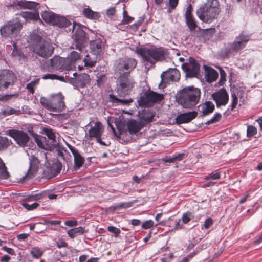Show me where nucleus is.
I'll return each instance as SVG.
<instances>
[{"instance_id":"obj_22","label":"nucleus","mask_w":262,"mask_h":262,"mask_svg":"<svg viewBox=\"0 0 262 262\" xmlns=\"http://www.w3.org/2000/svg\"><path fill=\"white\" fill-rule=\"evenodd\" d=\"M67 145L74 156V166L76 168H80L84 162V158L74 147L69 144H67Z\"/></svg>"},{"instance_id":"obj_51","label":"nucleus","mask_w":262,"mask_h":262,"mask_svg":"<svg viewBox=\"0 0 262 262\" xmlns=\"http://www.w3.org/2000/svg\"><path fill=\"white\" fill-rule=\"evenodd\" d=\"M154 224V223L152 220H147L142 223V228L145 229H147L152 227Z\"/></svg>"},{"instance_id":"obj_13","label":"nucleus","mask_w":262,"mask_h":262,"mask_svg":"<svg viewBox=\"0 0 262 262\" xmlns=\"http://www.w3.org/2000/svg\"><path fill=\"white\" fill-rule=\"evenodd\" d=\"M163 98L162 94H159L153 91H148L140 98V103L141 105L149 106L161 101Z\"/></svg>"},{"instance_id":"obj_32","label":"nucleus","mask_w":262,"mask_h":262,"mask_svg":"<svg viewBox=\"0 0 262 262\" xmlns=\"http://www.w3.org/2000/svg\"><path fill=\"white\" fill-rule=\"evenodd\" d=\"M83 62H84V67H93L97 62V57L92 58L89 55H86L83 59Z\"/></svg>"},{"instance_id":"obj_24","label":"nucleus","mask_w":262,"mask_h":262,"mask_svg":"<svg viewBox=\"0 0 262 262\" xmlns=\"http://www.w3.org/2000/svg\"><path fill=\"white\" fill-rule=\"evenodd\" d=\"M218 76L217 72L214 69L207 67L205 68V78L207 82L211 83L215 81Z\"/></svg>"},{"instance_id":"obj_50","label":"nucleus","mask_w":262,"mask_h":262,"mask_svg":"<svg viewBox=\"0 0 262 262\" xmlns=\"http://www.w3.org/2000/svg\"><path fill=\"white\" fill-rule=\"evenodd\" d=\"M220 73V84L222 85L226 81V74L221 68H219Z\"/></svg>"},{"instance_id":"obj_15","label":"nucleus","mask_w":262,"mask_h":262,"mask_svg":"<svg viewBox=\"0 0 262 262\" xmlns=\"http://www.w3.org/2000/svg\"><path fill=\"white\" fill-rule=\"evenodd\" d=\"M14 74L7 70L0 71V90L7 89L14 80Z\"/></svg>"},{"instance_id":"obj_17","label":"nucleus","mask_w":262,"mask_h":262,"mask_svg":"<svg viewBox=\"0 0 262 262\" xmlns=\"http://www.w3.org/2000/svg\"><path fill=\"white\" fill-rule=\"evenodd\" d=\"M29 168L27 173L23 177V181H25L27 179H31L35 175V173L38 170V166L39 164L43 161V160L38 159V155H31L29 158Z\"/></svg>"},{"instance_id":"obj_64","label":"nucleus","mask_w":262,"mask_h":262,"mask_svg":"<svg viewBox=\"0 0 262 262\" xmlns=\"http://www.w3.org/2000/svg\"><path fill=\"white\" fill-rule=\"evenodd\" d=\"M3 249L7 253L11 254V255H14L15 253L14 250L10 248H8L6 246H4L3 247Z\"/></svg>"},{"instance_id":"obj_29","label":"nucleus","mask_w":262,"mask_h":262,"mask_svg":"<svg viewBox=\"0 0 262 262\" xmlns=\"http://www.w3.org/2000/svg\"><path fill=\"white\" fill-rule=\"evenodd\" d=\"M85 232V230L82 227H78L69 230L67 234L71 238H73L77 236L83 234Z\"/></svg>"},{"instance_id":"obj_60","label":"nucleus","mask_w":262,"mask_h":262,"mask_svg":"<svg viewBox=\"0 0 262 262\" xmlns=\"http://www.w3.org/2000/svg\"><path fill=\"white\" fill-rule=\"evenodd\" d=\"M68 246V244L63 239H60L57 242V246L58 248L66 247Z\"/></svg>"},{"instance_id":"obj_49","label":"nucleus","mask_w":262,"mask_h":262,"mask_svg":"<svg viewBox=\"0 0 262 262\" xmlns=\"http://www.w3.org/2000/svg\"><path fill=\"white\" fill-rule=\"evenodd\" d=\"M22 206L28 210H32L36 208L39 206V204L37 203H34L30 205L26 203H23Z\"/></svg>"},{"instance_id":"obj_42","label":"nucleus","mask_w":262,"mask_h":262,"mask_svg":"<svg viewBox=\"0 0 262 262\" xmlns=\"http://www.w3.org/2000/svg\"><path fill=\"white\" fill-rule=\"evenodd\" d=\"M78 80L81 82V84L85 85L90 82V76L87 74H83L79 75L78 77Z\"/></svg>"},{"instance_id":"obj_12","label":"nucleus","mask_w":262,"mask_h":262,"mask_svg":"<svg viewBox=\"0 0 262 262\" xmlns=\"http://www.w3.org/2000/svg\"><path fill=\"white\" fill-rule=\"evenodd\" d=\"M182 68L188 77H196L199 74L200 65L195 59L191 57L188 62L182 65Z\"/></svg>"},{"instance_id":"obj_45","label":"nucleus","mask_w":262,"mask_h":262,"mask_svg":"<svg viewBox=\"0 0 262 262\" xmlns=\"http://www.w3.org/2000/svg\"><path fill=\"white\" fill-rule=\"evenodd\" d=\"M257 133V129L255 127L250 125L247 127V136L248 137H251L255 135Z\"/></svg>"},{"instance_id":"obj_63","label":"nucleus","mask_w":262,"mask_h":262,"mask_svg":"<svg viewBox=\"0 0 262 262\" xmlns=\"http://www.w3.org/2000/svg\"><path fill=\"white\" fill-rule=\"evenodd\" d=\"M61 223L60 220H47L46 221V223L51 225H59Z\"/></svg>"},{"instance_id":"obj_53","label":"nucleus","mask_w":262,"mask_h":262,"mask_svg":"<svg viewBox=\"0 0 262 262\" xmlns=\"http://www.w3.org/2000/svg\"><path fill=\"white\" fill-rule=\"evenodd\" d=\"M202 35L201 36V37L203 38H204L205 40L207 39H208V40L211 39V40L214 41V38L217 37V35H218V34H209V33H207V34H202Z\"/></svg>"},{"instance_id":"obj_30","label":"nucleus","mask_w":262,"mask_h":262,"mask_svg":"<svg viewBox=\"0 0 262 262\" xmlns=\"http://www.w3.org/2000/svg\"><path fill=\"white\" fill-rule=\"evenodd\" d=\"M64 61V58L55 56L50 60L52 68L55 69H61V63Z\"/></svg>"},{"instance_id":"obj_16","label":"nucleus","mask_w":262,"mask_h":262,"mask_svg":"<svg viewBox=\"0 0 262 262\" xmlns=\"http://www.w3.org/2000/svg\"><path fill=\"white\" fill-rule=\"evenodd\" d=\"M213 100L215 102L217 107L225 106L229 101V95L224 88H222L212 95Z\"/></svg>"},{"instance_id":"obj_52","label":"nucleus","mask_w":262,"mask_h":262,"mask_svg":"<svg viewBox=\"0 0 262 262\" xmlns=\"http://www.w3.org/2000/svg\"><path fill=\"white\" fill-rule=\"evenodd\" d=\"M221 177V174L220 172H216L215 173H210L205 178V179L206 180L209 179L213 180H217L219 179Z\"/></svg>"},{"instance_id":"obj_44","label":"nucleus","mask_w":262,"mask_h":262,"mask_svg":"<svg viewBox=\"0 0 262 262\" xmlns=\"http://www.w3.org/2000/svg\"><path fill=\"white\" fill-rule=\"evenodd\" d=\"M107 229L109 232L114 234V235L115 237H118L121 232L120 229L113 226H109L107 227Z\"/></svg>"},{"instance_id":"obj_48","label":"nucleus","mask_w":262,"mask_h":262,"mask_svg":"<svg viewBox=\"0 0 262 262\" xmlns=\"http://www.w3.org/2000/svg\"><path fill=\"white\" fill-rule=\"evenodd\" d=\"M191 213L190 212L184 213L182 217L181 221L183 225L188 223L191 220Z\"/></svg>"},{"instance_id":"obj_2","label":"nucleus","mask_w":262,"mask_h":262,"mask_svg":"<svg viewBox=\"0 0 262 262\" xmlns=\"http://www.w3.org/2000/svg\"><path fill=\"white\" fill-rule=\"evenodd\" d=\"M200 96L201 91L199 88L189 86L178 92L176 99L183 107L192 108L198 103Z\"/></svg>"},{"instance_id":"obj_19","label":"nucleus","mask_w":262,"mask_h":262,"mask_svg":"<svg viewBox=\"0 0 262 262\" xmlns=\"http://www.w3.org/2000/svg\"><path fill=\"white\" fill-rule=\"evenodd\" d=\"M87 34H74L72 36L73 42L72 48L82 51L83 48L85 47L88 41Z\"/></svg>"},{"instance_id":"obj_43","label":"nucleus","mask_w":262,"mask_h":262,"mask_svg":"<svg viewBox=\"0 0 262 262\" xmlns=\"http://www.w3.org/2000/svg\"><path fill=\"white\" fill-rule=\"evenodd\" d=\"M186 23L190 31H192L196 27V24L192 16L186 18Z\"/></svg>"},{"instance_id":"obj_37","label":"nucleus","mask_w":262,"mask_h":262,"mask_svg":"<svg viewBox=\"0 0 262 262\" xmlns=\"http://www.w3.org/2000/svg\"><path fill=\"white\" fill-rule=\"evenodd\" d=\"M238 103V98L235 93L231 95V103L229 105L228 111H232L236 108Z\"/></svg>"},{"instance_id":"obj_58","label":"nucleus","mask_w":262,"mask_h":262,"mask_svg":"<svg viewBox=\"0 0 262 262\" xmlns=\"http://www.w3.org/2000/svg\"><path fill=\"white\" fill-rule=\"evenodd\" d=\"M78 224L76 220H68L64 222V225L69 227L76 226Z\"/></svg>"},{"instance_id":"obj_36","label":"nucleus","mask_w":262,"mask_h":262,"mask_svg":"<svg viewBox=\"0 0 262 262\" xmlns=\"http://www.w3.org/2000/svg\"><path fill=\"white\" fill-rule=\"evenodd\" d=\"M74 64L78 60L80 59V54L76 51H72L67 57Z\"/></svg>"},{"instance_id":"obj_34","label":"nucleus","mask_w":262,"mask_h":262,"mask_svg":"<svg viewBox=\"0 0 262 262\" xmlns=\"http://www.w3.org/2000/svg\"><path fill=\"white\" fill-rule=\"evenodd\" d=\"M83 12L85 16L89 18L97 19L99 17L98 13L94 12L89 8L84 9Z\"/></svg>"},{"instance_id":"obj_61","label":"nucleus","mask_w":262,"mask_h":262,"mask_svg":"<svg viewBox=\"0 0 262 262\" xmlns=\"http://www.w3.org/2000/svg\"><path fill=\"white\" fill-rule=\"evenodd\" d=\"M192 6L189 5L186 8L185 12V17H188L192 16L191 15Z\"/></svg>"},{"instance_id":"obj_33","label":"nucleus","mask_w":262,"mask_h":262,"mask_svg":"<svg viewBox=\"0 0 262 262\" xmlns=\"http://www.w3.org/2000/svg\"><path fill=\"white\" fill-rule=\"evenodd\" d=\"M43 253V251L38 247H35L31 249L30 250V254L31 256L36 259H38L41 257Z\"/></svg>"},{"instance_id":"obj_47","label":"nucleus","mask_w":262,"mask_h":262,"mask_svg":"<svg viewBox=\"0 0 262 262\" xmlns=\"http://www.w3.org/2000/svg\"><path fill=\"white\" fill-rule=\"evenodd\" d=\"M183 224L181 219H176L174 220L173 230H178L183 228Z\"/></svg>"},{"instance_id":"obj_39","label":"nucleus","mask_w":262,"mask_h":262,"mask_svg":"<svg viewBox=\"0 0 262 262\" xmlns=\"http://www.w3.org/2000/svg\"><path fill=\"white\" fill-rule=\"evenodd\" d=\"M11 143L7 138L0 136V149L6 148Z\"/></svg>"},{"instance_id":"obj_56","label":"nucleus","mask_w":262,"mask_h":262,"mask_svg":"<svg viewBox=\"0 0 262 262\" xmlns=\"http://www.w3.org/2000/svg\"><path fill=\"white\" fill-rule=\"evenodd\" d=\"M213 224V221L211 218H208L207 219L203 224V226L202 227V229L204 228L205 229H208Z\"/></svg>"},{"instance_id":"obj_31","label":"nucleus","mask_w":262,"mask_h":262,"mask_svg":"<svg viewBox=\"0 0 262 262\" xmlns=\"http://www.w3.org/2000/svg\"><path fill=\"white\" fill-rule=\"evenodd\" d=\"M110 101L115 104H128L133 101L132 99H118L116 96L113 95H110L109 96Z\"/></svg>"},{"instance_id":"obj_46","label":"nucleus","mask_w":262,"mask_h":262,"mask_svg":"<svg viewBox=\"0 0 262 262\" xmlns=\"http://www.w3.org/2000/svg\"><path fill=\"white\" fill-rule=\"evenodd\" d=\"M42 78L44 79H58L60 81H62L63 80L64 78L62 76H58L55 74H48L43 75Z\"/></svg>"},{"instance_id":"obj_25","label":"nucleus","mask_w":262,"mask_h":262,"mask_svg":"<svg viewBox=\"0 0 262 262\" xmlns=\"http://www.w3.org/2000/svg\"><path fill=\"white\" fill-rule=\"evenodd\" d=\"M127 126L130 134H136L143 127L139 121H137L133 119L127 121Z\"/></svg>"},{"instance_id":"obj_4","label":"nucleus","mask_w":262,"mask_h":262,"mask_svg":"<svg viewBox=\"0 0 262 262\" xmlns=\"http://www.w3.org/2000/svg\"><path fill=\"white\" fill-rule=\"evenodd\" d=\"M28 42L30 48L41 57H48L53 53L54 47L51 41L43 40L38 34H31Z\"/></svg>"},{"instance_id":"obj_62","label":"nucleus","mask_w":262,"mask_h":262,"mask_svg":"<svg viewBox=\"0 0 262 262\" xmlns=\"http://www.w3.org/2000/svg\"><path fill=\"white\" fill-rule=\"evenodd\" d=\"M143 19H141V20H140L138 23H136L135 24H134L133 25H132L131 27H130V28L132 29V31H139L138 29H137V28L142 23V22L143 21Z\"/></svg>"},{"instance_id":"obj_59","label":"nucleus","mask_w":262,"mask_h":262,"mask_svg":"<svg viewBox=\"0 0 262 262\" xmlns=\"http://www.w3.org/2000/svg\"><path fill=\"white\" fill-rule=\"evenodd\" d=\"M12 54L13 56H18L19 58V59L25 58L24 55L21 52H19L16 49L14 50L13 51Z\"/></svg>"},{"instance_id":"obj_40","label":"nucleus","mask_w":262,"mask_h":262,"mask_svg":"<svg viewBox=\"0 0 262 262\" xmlns=\"http://www.w3.org/2000/svg\"><path fill=\"white\" fill-rule=\"evenodd\" d=\"M38 81L39 79H36L27 84L26 87L30 93L33 94L34 93V89L38 84Z\"/></svg>"},{"instance_id":"obj_35","label":"nucleus","mask_w":262,"mask_h":262,"mask_svg":"<svg viewBox=\"0 0 262 262\" xmlns=\"http://www.w3.org/2000/svg\"><path fill=\"white\" fill-rule=\"evenodd\" d=\"M75 67L74 64L67 57L64 58V61L61 63V69L69 70Z\"/></svg>"},{"instance_id":"obj_5","label":"nucleus","mask_w":262,"mask_h":262,"mask_svg":"<svg viewBox=\"0 0 262 262\" xmlns=\"http://www.w3.org/2000/svg\"><path fill=\"white\" fill-rule=\"evenodd\" d=\"M137 53L141 56L143 61L146 64H153L156 61L165 59L166 51L162 47L152 46L139 48L137 50Z\"/></svg>"},{"instance_id":"obj_54","label":"nucleus","mask_w":262,"mask_h":262,"mask_svg":"<svg viewBox=\"0 0 262 262\" xmlns=\"http://www.w3.org/2000/svg\"><path fill=\"white\" fill-rule=\"evenodd\" d=\"M18 111L15 110V109L11 107H7L4 111V114L5 116H9L12 114H15Z\"/></svg>"},{"instance_id":"obj_3","label":"nucleus","mask_w":262,"mask_h":262,"mask_svg":"<svg viewBox=\"0 0 262 262\" xmlns=\"http://www.w3.org/2000/svg\"><path fill=\"white\" fill-rule=\"evenodd\" d=\"M220 12L217 0H207L196 11L198 17L204 23H211L216 18Z\"/></svg>"},{"instance_id":"obj_55","label":"nucleus","mask_w":262,"mask_h":262,"mask_svg":"<svg viewBox=\"0 0 262 262\" xmlns=\"http://www.w3.org/2000/svg\"><path fill=\"white\" fill-rule=\"evenodd\" d=\"M133 18L128 16L127 15V13L126 11H124L123 12V19L122 21L124 23H128L132 21L133 20Z\"/></svg>"},{"instance_id":"obj_9","label":"nucleus","mask_w":262,"mask_h":262,"mask_svg":"<svg viewBox=\"0 0 262 262\" xmlns=\"http://www.w3.org/2000/svg\"><path fill=\"white\" fill-rule=\"evenodd\" d=\"M250 36L247 34H241L237 36L232 43L228 45L226 49V53L227 56L230 54L234 55L237 53L239 50L244 49L248 41L250 39Z\"/></svg>"},{"instance_id":"obj_11","label":"nucleus","mask_w":262,"mask_h":262,"mask_svg":"<svg viewBox=\"0 0 262 262\" xmlns=\"http://www.w3.org/2000/svg\"><path fill=\"white\" fill-rule=\"evenodd\" d=\"M161 82L159 85L160 88L166 87L167 83L170 82L178 81L180 78L179 71L176 69H169L164 72L161 75Z\"/></svg>"},{"instance_id":"obj_26","label":"nucleus","mask_w":262,"mask_h":262,"mask_svg":"<svg viewBox=\"0 0 262 262\" xmlns=\"http://www.w3.org/2000/svg\"><path fill=\"white\" fill-rule=\"evenodd\" d=\"M86 28L81 26L78 23L73 22L72 24L70 22V25H67L65 30L66 32H72V33H85Z\"/></svg>"},{"instance_id":"obj_6","label":"nucleus","mask_w":262,"mask_h":262,"mask_svg":"<svg viewBox=\"0 0 262 262\" xmlns=\"http://www.w3.org/2000/svg\"><path fill=\"white\" fill-rule=\"evenodd\" d=\"M64 97L61 93L51 95L50 99H48L41 97L40 102L41 105L51 112L60 113L66 108L64 101Z\"/></svg>"},{"instance_id":"obj_8","label":"nucleus","mask_w":262,"mask_h":262,"mask_svg":"<svg viewBox=\"0 0 262 262\" xmlns=\"http://www.w3.org/2000/svg\"><path fill=\"white\" fill-rule=\"evenodd\" d=\"M90 128L88 130V138L90 140H96V142L102 146H108V144L102 141V135L104 128L102 123L99 121H91L87 125Z\"/></svg>"},{"instance_id":"obj_27","label":"nucleus","mask_w":262,"mask_h":262,"mask_svg":"<svg viewBox=\"0 0 262 262\" xmlns=\"http://www.w3.org/2000/svg\"><path fill=\"white\" fill-rule=\"evenodd\" d=\"M15 5L20 9H35L37 8L38 4L32 1H18Z\"/></svg>"},{"instance_id":"obj_41","label":"nucleus","mask_w":262,"mask_h":262,"mask_svg":"<svg viewBox=\"0 0 262 262\" xmlns=\"http://www.w3.org/2000/svg\"><path fill=\"white\" fill-rule=\"evenodd\" d=\"M222 118V114L220 113H216L206 123V124H210L216 123L219 121Z\"/></svg>"},{"instance_id":"obj_21","label":"nucleus","mask_w":262,"mask_h":262,"mask_svg":"<svg viewBox=\"0 0 262 262\" xmlns=\"http://www.w3.org/2000/svg\"><path fill=\"white\" fill-rule=\"evenodd\" d=\"M197 114L198 113L196 111L180 114L176 118V122L179 124L188 123L194 119L196 117Z\"/></svg>"},{"instance_id":"obj_20","label":"nucleus","mask_w":262,"mask_h":262,"mask_svg":"<svg viewBox=\"0 0 262 262\" xmlns=\"http://www.w3.org/2000/svg\"><path fill=\"white\" fill-rule=\"evenodd\" d=\"M22 28V25L20 21L17 20L10 21L7 24L4 25L0 29L1 33H8L11 32H19Z\"/></svg>"},{"instance_id":"obj_57","label":"nucleus","mask_w":262,"mask_h":262,"mask_svg":"<svg viewBox=\"0 0 262 262\" xmlns=\"http://www.w3.org/2000/svg\"><path fill=\"white\" fill-rule=\"evenodd\" d=\"M184 154L183 153H177L173 156V161L174 162L176 161H181L182 160L184 157Z\"/></svg>"},{"instance_id":"obj_18","label":"nucleus","mask_w":262,"mask_h":262,"mask_svg":"<svg viewBox=\"0 0 262 262\" xmlns=\"http://www.w3.org/2000/svg\"><path fill=\"white\" fill-rule=\"evenodd\" d=\"M97 38L94 40L90 41V48L91 53L94 55H100L103 53L104 50L105 41L101 37L100 34H98Z\"/></svg>"},{"instance_id":"obj_14","label":"nucleus","mask_w":262,"mask_h":262,"mask_svg":"<svg viewBox=\"0 0 262 262\" xmlns=\"http://www.w3.org/2000/svg\"><path fill=\"white\" fill-rule=\"evenodd\" d=\"M7 132V134L13 138L20 146H25L29 141V137L28 134L23 131L11 129Z\"/></svg>"},{"instance_id":"obj_28","label":"nucleus","mask_w":262,"mask_h":262,"mask_svg":"<svg viewBox=\"0 0 262 262\" xmlns=\"http://www.w3.org/2000/svg\"><path fill=\"white\" fill-rule=\"evenodd\" d=\"M215 108L214 104L211 101H206L201 105V112L203 116L212 113Z\"/></svg>"},{"instance_id":"obj_23","label":"nucleus","mask_w":262,"mask_h":262,"mask_svg":"<svg viewBox=\"0 0 262 262\" xmlns=\"http://www.w3.org/2000/svg\"><path fill=\"white\" fill-rule=\"evenodd\" d=\"M154 117V115L148 110H143L139 113V121L143 126L151 122Z\"/></svg>"},{"instance_id":"obj_1","label":"nucleus","mask_w":262,"mask_h":262,"mask_svg":"<svg viewBox=\"0 0 262 262\" xmlns=\"http://www.w3.org/2000/svg\"><path fill=\"white\" fill-rule=\"evenodd\" d=\"M137 66V61L132 58H124L115 63V73L119 75L117 80V92L120 96L127 95L134 86L135 82L130 76V72Z\"/></svg>"},{"instance_id":"obj_10","label":"nucleus","mask_w":262,"mask_h":262,"mask_svg":"<svg viewBox=\"0 0 262 262\" xmlns=\"http://www.w3.org/2000/svg\"><path fill=\"white\" fill-rule=\"evenodd\" d=\"M41 15L44 21L51 25L66 28L67 27V25H70V21L66 18L58 16L52 12L44 11Z\"/></svg>"},{"instance_id":"obj_7","label":"nucleus","mask_w":262,"mask_h":262,"mask_svg":"<svg viewBox=\"0 0 262 262\" xmlns=\"http://www.w3.org/2000/svg\"><path fill=\"white\" fill-rule=\"evenodd\" d=\"M45 134L48 138V140L45 137L37 136L35 137V141L38 146L46 150H51L56 144V133L51 128H45L43 129Z\"/></svg>"},{"instance_id":"obj_38","label":"nucleus","mask_w":262,"mask_h":262,"mask_svg":"<svg viewBox=\"0 0 262 262\" xmlns=\"http://www.w3.org/2000/svg\"><path fill=\"white\" fill-rule=\"evenodd\" d=\"M21 15L23 17L28 19H37L38 17V14L35 13H33L31 12H23L21 14Z\"/></svg>"}]
</instances>
